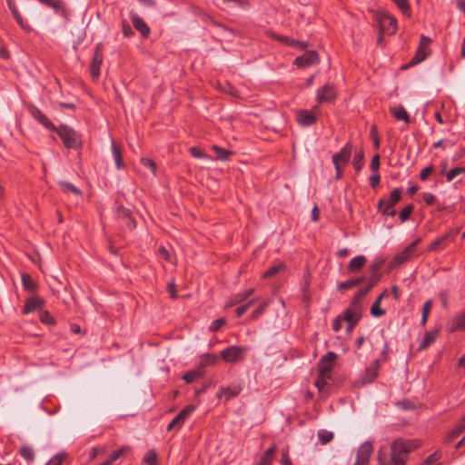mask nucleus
<instances>
[{
	"mask_svg": "<svg viewBox=\"0 0 465 465\" xmlns=\"http://www.w3.org/2000/svg\"><path fill=\"white\" fill-rule=\"evenodd\" d=\"M420 446V441L417 440H396L391 443V462L394 465H405L403 455L408 454Z\"/></svg>",
	"mask_w": 465,
	"mask_h": 465,
	"instance_id": "1",
	"label": "nucleus"
},
{
	"mask_svg": "<svg viewBox=\"0 0 465 465\" xmlns=\"http://www.w3.org/2000/svg\"><path fill=\"white\" fill-rule=\"evenodd\" d=\"M375 17L379 24V33L393 35L396 32L397 21L394 16L384 11H379Z\"/></svg>",
	"mask_w": 465,
	"mask_h": 465,
	"instance_id": "2",
	"label": "nucleus"
},
{
	"mask_svg": "<svg viewBox=\"0 0 465 465\" xmlns=\"http://www.w3.org/2000/svg\"><path fill=\"white\" fill-rule=\"evenodd\" d=\"M58 135L68 148H77L81 144L79 134L66 125H61L56 129Z\"/></svg>",
	"mask_w": 465,
	"mask_h": 465,
	"instance_id": "3",
	"label": "nucleus"
},
{
	"mask_svg": "<svg viewBox=\"0 0 465 465\" xmlns=\"http://www.w3.org/2000/svg\"><path fill=\"white\" fill-rule=\"evenodd\" d=\"M351 154V145L347 143L339 153L332 156V163L336 170V178L341 177L343 167L348 163Z\"/></svg>",
	"mask_w": 465,
	"mask_h": 465,
	"instance_id": "4",
	"label": "nucleus"
},
{
	"mask_svg": "<svg viewBox=\"0 0 465 465\" xmlns=\"http://www.w3.org/2000/svg\"><path fill=\"white\" fill-rule=\"evenodd\" d=\"M337 357V354L333 351H329L323 355L317 364L319 375L326 376V378L330 379Z\"/></svg>",
	"mask_w": 465,
	"mask_h": 465,
	"instance_id": "5",
	"label": "nucleus"
},
{
	"mask_svg": "<svg viewBox=\"0 0 465 465\" xmlns=\"http://www.w3.org/2000/svg\"><path fill=\"white\" fill-rule=\"evenodd\" d=\"M401 197V191L400 189H394L388 199L380 202L379 210L383 214L393 216L396 213L393 206L400 201Z\"/></svg>",
	"mask_w": 465,
	"mask_h": 465,
	"instance_id": "6",
	"label": "nucleus"
},
{
	"mask_svg": "<svg viewBox=\"0 0 465 465\" xmlns=\"http://www.w3.org/2000/svg\"><path fill=\"white\" fill-rule=\"evenodd\" d=\"M195 407L193 405L185 406L168 424L167 430L180 429L187 419L193 414Z\"/></svg>",
	"mask_w": 465,
	"mask_h": 465,
	"instance_id": "7",
	"label": "nucleus"
},
{
	"mask_svg": "<svg viewBox=\"0 0 465 465\" xmlns=\"http://www.w3.org/2000/svg\"><path fill=\"white\" fill-rule=\"evenodd\" d=\"M361 317V313L360 310H354L352 308H347L343 312V320L347 322L346 331L348 332L351 331L352 329L357 325Z\"/></svg>",
	"mask_w": 465,
	"mask_h": 465,
	"instance_id": "8",
	"label": "nucleus"
},
{
	"mask_svg": "<svg viewBox=\"0 0 465 465\" xmlns=\"http://www.w3.org/2000/svg\"><path fill=\"white\" fill-rule=\"evenodd\" d=\"M318 54L314 51H310L305 53L302 56H298L294 60V64L297 65L298 67H309L318 64Z\"/></svg>",
	"mask_w": 465,
	"mask_h": 465,
	"instance_id": "9",
	"label": "nucleus"
},
{
	"mask_svg": "<svg viewBox=\"0 0 465 465\" xmlns=\"http://www.w3.org/2000/svg\"><path fill=\"white\" fill-rule=\"evenodd\" d=\"M318 110V106H314L313 111L301 110L296 114L297 122L302 126H310L316 121L314 112Z\"/></svg>",
	"mask_w": 465,
	"mask_h": 465,
	"instance_id": "10",
	"label": "nucleus"
},
{
	"mask_svg": "<svg viewBox=\"0 0 465 465\" xmlns=\"http://www.w3.org/2000/svg\"><path fill=\"white\" fill-rule=\"evenodd\" d=\"M335 90L332 84H327L317 92V101L319 103L330 102L335 97Z\"/></svg>",
	"mask_w": 465,
	"mask_h": 465,
	"instance_id": "11",
	"label": "nucleus"
},
{
	"mask_svg": "<svg viewBox=\"0 0 465 465\" xmlns=\"http://www.w3.org/2000/svg\"><path fill=\"white\" fill-rule=\"evenodd\" d=\"M440 328H435L430 331L425 332L422 341L420 342L418 351H423L430 346L439 336Z\"/></svg>",
	"mask_w": 465,
	"mask_h": 465,
	"instance_id": "12",
	"label": "nucleus"
},
{
	"mask_svg": "<svg viewBox=\"0 0 465 465\" xmlns=\"http://www.w3.org/2000/svg\"><path fill=\"white\" fill-rule=\"evenodd\" d=\"M380 369V361L379 360H375L372 361L370 367H368L363 375L364 382H372L378 376V371Z\"/></svg>",
	"mask_w": 465,
	"mask_h": 465,
	"instance_id": "13",
	"label": "nucleus"
},
{
	"mask_svg": "<svg viewBox=\"0 0 465 465\" xmlns=\"http://www.w3.org/2000/svg\"><path fill=\"white\" fill-rule=\"evenodd\" d=\"M372 450L373 448L371 442L365 441L362 443L358 450V460L364 461V464L367 465Z\"/></svg>",
	"mask_w": 465,
	"mask_h": 465,
	"instance_id": "14",
	"label": "nucleus"
},
{
	"mask_svg": "<svg viewBox=\"0 0 465 465\" xmlns=\"http://www.w3.org/2000/svg\"><path fill=\"white\" fill-rule=\"evenodd\" d=\"M29 112L31 115L38 121L40 124H42L45 127L52 129L54 128L52 123L49 121V119L35 106L31 105L29 107Z\"/></svg>",
	"mask_w": 465,
	"mask_h": 465,
	"instance_id": "15",
	"label": "nucleus"
},
{
	"mask_svg": "<svg viewBox=\"0 0 465 465\" xmlns=\"http://www.w3.org/2000/svg\"><path fill=\"white\" fill-rule=\"evenodd\" d=\"M40 3L50 6L54 10L56 14L61 15L64 17H66L67 11L64 7V4L62 0H38Z\"/></svg>",
	"mask_w": 465,
	"mask_h": 465,
	"instance_id": "16",
	"label": "nucleus"
},
{
	"mask_svg": "<svg viewBox=\"0 0 465 465\" xmlns=\"http://www.w3.org/2000/svg\"><path fill=\"white\" fill-rule=\"evenodd\" d=\"M130 16L134 28L137 31H139L143 36H147L149 35L150 29L147 26V25L143 22V20L134 12H131Z\"/></svg>",
	"mask_w": 465,
	"mask_h": 465,
	"instance_id": "17",
	"label": "nucleus"
},
{
	"mask_svg": "<svg viewBox=\"0 0 465 465\" xmlns=\"http://www.w3.org/2000/svg\"><path fill=\"white\" fill-rule=\"evenodd\" d=\"M102 61H103V57H102V54L97 47L95 50L92 64H91V68H90V73L94 79H97L99 77L100 66L102 64Z\"/></svg>",
	"mask_w": 465,
	"mask_h": 465,
	"instance_id": "18",
	"label": "nucleus"
},
{
	"mask_svg": "<svg viewBox=\"0 0 465 465\" xmlns=\"http://www.w3.org/2000/svg\"><path fill=\"white\" fill-rule=\"evenodd\" d=\"M44 305V301L41 298L33 297L26 300L24 305V313L28 314L35 310L41 309Z\"/></svg>",
	"mask_w": 465,
	"mask_h": 465,
	"instance_id": "19",
	"label": "nucleus"
},
{
	"mask_svg": "<svg viewBox=\"0 0 465 465\" xmlns=\"http://www.w3.org/2000/svg\"><path fill=\"white\" fill-rule=\"evenodd\" d=\"M458 331H465V312L458 313L452 318L450 331L454 332Z\"/></svg>",
	"mask_w": 465,
	"mask_h": 465,
	"instance_id": "20",
	"label": "nucleus"
},
{
	"mask_svg": "<svg viewBox=\"0 0 465 465\" xmlns=\"http://www.w3.org/2000/svg\"><path fill=\"white\" fill-rule=\"evenodd\" d=\"M387 295V290H384L375 300V302L372 303L371 308V314L374 317H380L385 314V311L383 309H381L380 305L381 302V300L384 296Z\"/></svg>",
	"mask_w": 465,
	"mask_h": 465,
	"instance_id": "21",
	"label": "nucleus"
},
{
	"mask_svg": "<svg viewBox=\"0 0 465 465\" xmlns=\"http://www.w3.org/2000/svg\"><path fill=\"white\" fill-rule=\"evenodd\" d=\"M365 263L366 258L364 256H356L350 261L348 264V270L351 272H358L365 265Z\"/></svg>",
	"mask_w": 465,
	"mask_h": 465,
	"instance_id": "22",
	"label": "nucleus"
},
{
	"mask_svg": "<svg viewBox=\"0 0 465 465\" xmlns=\"http://www.w3.org/2000/svg\"><path fill=\"white\" fill-rule=\"evenodd\" d=\"M7 5L9 10L11 11L13 16L15 17V21L19 24L20 26H22L25 29H28L29 27L25 23L21 14L19 13L15 4L12 0H7Z\"/></svg>",
	"mask_w": 465,
	"mask_h": 465,
	"instance_id": "23",
	"label": "nucleus"
},
{
	"mask_svg": "<svg viewBox=\"0 0 465 465\" xmlns=\"http://www.w3.org/2000/svg\"><path fill=\"white\" fill-rule=\"evenodd\" d=\"M390 111L397 120H403L407 124L410 122V116L404 107L401 105L391 106Z\"/></svg>",
	"mask_w": 465,
	"mask_h": 465,
	"instance_id": "24",
	"label": "nucleus"
},
{
	"mask_svg": "<svg viewBox=\"0 0 465 465\" xmlns=\"http://www.w3.org/2000/svg\"><path fill=\"white\" fill-rule=\"evenodd\" d=\"M273 37H275L276 39H278L279 41L288 45H291V46H293V47H296V48H299L301 50H303L307 47L308 44L306 42H301V41H297V40H294V39H291L287 36H276L273 35Z\"/></svg>",
	"mask_w": 465,
	"mask_h": 465,
	"instance_id": "25",
	"label": "nucleus"
},
{
	"mask_svg": "<svg viewBox=\"0 0 465 465\" xmlns=\"http://www.w3.org/2000/svg\"><path fill=\"white\" fill-rule=\"evenodd\" d=\"M428 55V52L426 49L424 48H420L419 47L416 51V54L414 55V57L411 59V61L406 64L405 66H403V68H409L410 66H412V65H415L420 62H422Z\"/></svg>",
	"mask_w": 465,
	"mask_h": 465,
	"instance_id": "26",
	"label": "nucleus"
},
{
	"mask_svg": "<svg viewBox=\"0 0 465 465\" xmlns=\"http://www.w3.org/2000/svg\"><path fill=\"white\" fill-rule=\"evenodd\" d=\"M277 450V445L275 443L272 444L271 447L262 454L261 457L260 462L272 465L273 460V456L275 451Z\"/></svg>",
	"mask_w": 465,
	"mask_h": 465,
	"instance_id": "27",
	"label": "nucleus"
},
{
	"mask_svg": "<svg viewBox=\"0 0 465 465\" xmlns=\"http://www.w3.org/2000/svg\"><path fill=\"white\" fill-rule=\"evenodd\" d=\"M128 448L124 447L119 450H114L109 458L103 463L99 465H113L114 461H116L122 455H124L127 451Z\"/></svg>",
	"mask_w": 465,
	"mask_h": 465,
	"instance_id": "28",
	"label": "nucleus"
},
{
	"mask_svg": "<svg viewBox=\"0 0 465 465\" xmlns=\"http://www.w3.org/2000/svg\"><path fill=\"white\" fill-rule=\"evenodd\" d=\"M368 292H365L364 289H361L359 290L353 296L352 300L351 301V304L348 308H352L354 310H360L361 311V306L359 304V302L361 301V299H363V297L367 294Z\"/></svg>",
	"mask_w": 465,
	"mask_h": 465,
	"instance_id": "29",
	"label": "nucleus"
},
{
	"mask_svg": "<svg viewBox=\"0 0 465 465\" xmlns=\"http://www.w3.org/2000/svg\"><path fill=\"white\" fill-rule=\"evenodd\" d=\"M447 241H448V236H447V234H444L443 236H440V237L437 238L436 240H434L430 244L428 250L432 252V251H436L438 249H442L446 246Z\"/></svg>",
	"mask_w": 465,
	"mask_h": 465,
	"instance_id": "30",
	"label": "nucleus"
},
{
	"mask_svg": "<svg viewBox=\"0 0 465 465\" xmlns=\"http://www.w3.org/2000/svg\"><path fill=\"white\" fill-rule=\"evenodd\" d=\"M284 269H285V264L283 262H280L276 265L272 266L267 271H265L262 274V277L265 279L271 278Z\"/></svg>",
	"mask_w": 465,
	"mask_h": 465,
	"instance_id": "31",
	"label": "nucleus"
},
{
	"mask_svg": "<svg viewBox=\"0 0 465 465\" xmlns=\"http://www.w3.org/2000/svg\"><path fill=\"white\" fill-rule=\"evenodd\" d=\"M362 281H363V278L351 279V280H348L346 282H341L339 284V286H338V289L340 291L349 290V289H351V288H353L355 286H358Z\"/></svg>",
	"mask_w": 465,
	"mask_h": 465,
	"instance_id": "32",
	"label": "nucleus"
},
{
	"mask_svg": "<svg viewBox=\"0 0 465 465\" xmlns=\"http://www.w3.org/2000/svg\"><path fill=\"white\" fill-rule=\"evenodd\" d=\"M213 150L216 153L215 159L219 161H227L231 155V152L224 150L217 145L213 146Z\"/></svg>",
	"mask_w": 465,
	"mask_h": 465,
	"instance_id": "33",
	"label": "nucleus"
},
{
	"mask_svg": "<svg viewBox=\"0 0 465 465\" xmlns=\"http://www.w3.org/2000/svg\"><path fill=\"white\" fill-rule=\"evenodd\" d=\"M21 456L27 461L33 462L35 459L34 450L29 446H23L20 449Z\"/></svg>",
	"mask_w": 465,
	"mask_h": 465,
	"instance_id": "34",
	"label": "nucleus"
},
{
	"mask_svg": "<svg viewBox=\"0 0 465 465\" xmlns=\"http://www.w3.org/2000/svg\"><path fill=\"white\" fill-rule=\"evenodd\" d=\"M409 259H410L409 255L407 253H405L404 251H402L401 252H400L399 254L394 256V258L392 259V261L391 262V267L399 266V265L404 263Z\"/></svg>",
	"mask_w": 465,
	"mask_h": 465,
	"instance_id": "35",
	"label": "nucleus"
},
{
	"mask_svg": "<svg viewBox=\"0 0 465 465\" xmlns=\"http://www.w3.org/2000/svg\"><path fill=\"white\" fill-rule=\"evenodd\" d=\"M59 185L63 188V190L64 192H70L75 195L81 194V191L77 187H75L74 184H72L71 183H68L65 181H60Z\"/></svg>",
	"mask_w": 465,
	"mask_h": 465,
	"instance_id": "36",
	"label": "nucleus"
},
{
	"mask_svg": "<svg viewBox=\"0 0 465 465\" xmlns=\"http://www.w3.org/2000/svg\"><path fill=\"white\" fill-rule=\"evenodd\" d=\"M143 461L146 465H157V454L155 450H148L143 457Z\"/></svg>",
	"mask_w": 465,
	"mask_h": 465,
	"instance_id": "37",
	"label": "nucleus"
},
{
	"mask_svg": "<svg viewBox=\"0 0 465 465\" xmlns=\"http://www.w3.org/2000/svg\"><path fill=\"white\" fill-rule=\"evenodd\" d=\"M112 148H113V156H114L116 167L118 169H120L123 165L121 152L114 143H113Z\"/></svg>",
	"mask_w": 465,
	"mask_h": 465,
	"instance_id": "38",
	"label": "nucleus"
},
{
	"mask_svg": "<svg viewBox=\"0 0 465 465\" xmlns=\"http://www.w3.org/2000/svg\"><path fill=\"white\" fill-rule=\"evenodd\" d=\"M200 376H201L200 371L193 370V371H188L187 373H185L183 378L187 383H192V382L195 381L196 380H198L200 378Z\"/></svg>",
	"mask_w": 465,
	"mask_h": 465,
	"instance_id": "39",
	"label": "nucleus"
},
{
	"mask_svg": "<svg viewBox=\"0 0 465 465\" xmlns=\"http://www.w3.org/2000/svg\"><path fill=\"white\" fill-rule=\"evenodd\" d=\"M363 158H364V153L362 150L359 151L354 159H353V166L355 167L356 171H360L363 165Z\"/></svg>",
	"mask_w": 465,
	"mask_h": 465,
	"instance_id": "40",
	"label": "nucleus"
},
{
	"mask_svg": "<svg viewBox=\"0 0 465 465\" xmlns=\"http://www.w3.org/2000/svg\"><path fill=\"white\" fill-rule=\"evenodd\" d=\"M66 458L65 452H60L56 455H54L47 463L46 465H62L63 461Z\"/></svg>",
	"mask_w": 465,
	"mask_h": 465,
	"instance_id": "41",
	"label": "nucleus"
},
{
	"mask_svg": "<svg viewBox=\"0 0 465 465\" xmlns=\"http://www.w3.org/2000/svg\"><path fill=\"white\" fill-rule=\"evenodd\" d=\"M381 274L380 273H371L369 283L365 288V292H369L376 285V283L380 281Z\"/></svg>",
	"mask_w": 465,
	"mask_h": 465,
	"instance_id": "42",
	"label": "nucleus"
},
{
	"mask_svg": "<svg viewBox=\"0 0 465 465\" xmlns=\"http://www.w3.org/2000/svg\"><path fill=\"white\" fill-rule=\"evenodd\" d=\"M190 152L196 158H203V159L210 160V161L213 160V158L210 157L203 150H201L197 147H191Z\"/></svg>",
	"mask_w": 465,
	"mask_h": 465,
	"instance_id": "43",
	"label": "nucleus"
},
{
	"mask_svg": "<svg viewBox=\"0 0 465 465\" xmlns=\"http://www.w3.org/2000/svg\"><path fill=\"white\" fill-rule=\"evenodd\" d=\"M22 282L25 289L30 291L35 290V282L29 274L25 273L22 275Z\"/></svg>",
	"mask_w": 465,
	"mask_h": 465,
	"instance_id": "44",
	"label": "nucleus"
},
{
	"mask_svg": "<svg viewBox=\"0 0 465 465\" xmlns=\"http://www.w3.org/2000/svg\"><path fill=\"white\" fill-rule=\"evenodd\" d=\"M440 458H441V452L437 450V451L433 452L432 454H430V456H428L426 458V460L420 465H430L433 462H436Z\"/></svg>",
	"mask_w": 465,
	"mask_h": 465,
	"instance_id": "45",
	"label": "nucleus"
},
{
	"mask_svg": "<svg viewBox=\"0 0 465 465\" xmlns=\"http://www.w3.org/2000/svg\"><path fill=\"white\" fill-rule=\"evenodd\" d=\"M319 439L322 444H326L333 439V433L327 430L320 431Z\"/></svg>",
	"mask_w": 465,
	"mask_h": 465,
	"instance_id": "46",
	"label": "nucleus"
},
{
	"mask_svg": "<svg viewBox=\"0 0 465 465\" xmlns=\"http://www.w3.org/2000/svg\"><path fill=\"white\" fill-rule=\"evenodd\" d=\"M403 14L410 15V5L407 0H392Z\"/></svg>",
	"mask_w": 465,
	"mask_h": 465,
	"instance_id": "47",
	"label": "nucleus"
},
{
	"mask_svg": "<svg viewBox=\"0 0 465 465\" xmlns=\"http://www.w3.org/2000/svg\"><path fill=\"white\" fill-rule=\"evenodd\" d=\"M254 302V300H251L243 305H240L236 308L235 312L238 317H241Z\"/></svg>",
	"mask_w": 465,
	"mask_h": 465,
	"instance_id": "48",
	"label": "nucleus"
},
{
	"mask_svg": "<svg viewBox=\"0 0 465 465\" xmlns=\"http://www.w3.org/2000/svg\"><path fill=\"white\" fill-rule=\"evenodd\" d=\"M465 172V168H462V167H456L452 170H450L448 173H447V180L448 181H451L453 180L457 175L462 173Z\"/></svg>",
	"mask_w": 465,
	"mask_h": 465,
	"instance_id": "49",
	"label": "nucleus"
},
{
	"mask_svg": "<svg viewBox=\"0 0 465 465\" xmlns=\"http://www.w3.org/2000/svg\"><path fill=\"white\" fill-rule=\"evenodd\" d=\"M413 210V205L412 204H409L407 205L401 213H400V219L401 222H404L406 221L410 214L411 213Z\"/></svg>",
	"mask_w": 465,
	"mask_h": 465,
	"instance_id": "50",
	"label": "nucleus"
},
{
	"mask_svg": "<svg viewBox=\"0 0 465 465\" xmlns=\"http://www.w3.org/2000/svg\"><path fill=\"white\" fill-rule=\"evenodd\" d=\"M252 293L253 289H249L244 292L237 294L236 296H234V303L242 302L243 300H245L248 296L252 295Z\"/></svg>",
	"mask_w": 465,
	"mask_h": 465,
	"instance_id": "51",
	"label": "nucleus"
},
{
	"mask_svg": "<svg viewBox=\"0 0 465 465\" xmlns=\"http://www.w3.org/2000/svg\"><path fill=\"white\" fill-rule=\"evenodd\" d=\"M420 242V238L413 241L411 244H409L406 248H404V250H403L404 252L407 253L409 255V257H411L412 255V253L415 252L416 247Z\"/></svg>",
	"mask_w": 465,
	"mask_h": 465,
	"instance_id": "52",
	"label": "nucleus"
},
{
	"mask_svg": "<svg viewBox=\"0 0 465 465\" xmlns=\"http://www.w3.org/2000/svg\"><path fill=\"white\" fill-rule=\"evenodd\" d=\"M420 242V238L413 241L411 244H409L406 248H404V250H403L404 252L407 253L409 255V257H411L412 255V253L415 252L416 247Z\"/></svg>",
	"mask_w": 465,
	"mask_h": 465,
	"instance_id": "53",
	"label": "nucleus"
},
{
	"mask_svg": "<svg viewBox=\"0 0 465 465\" xmlns=\"http://www.w3.org/2000/svg\"><path fill=\"white\" fill-rule=\"evenodd\" d=\"M225 323V320L223 318L217 319L213 321L210 325V331H218L223 324Z\"/></svg>",
	"mask_w": 465,
	"mask_h": 465,
	"instance_id": "54",
	"label": "nucleus"
},
{
	"mask_svg": "<svg viewBox=\"0 0 465 465\" xmlns=\"http://www.w3.org/2000/svg\"><path fill=\"white\" fill-rule=\"evenodd\" d=\"M246 351L245 347L234 346V362L243 359L242 353Z\"/></svg>",
	"mask_w": 465,
	"mask_h": 465,
	"instance_id": "55",
	"label": "nucleus"
},
{
	"mask_svg": "<svg viewBox=\"0 0 465 465\" xmlns=\"http://www.w3.org/2000/svg\"><path fill=\"white\" fill-rule=\"evenodd\" d=\"M379 167H380V155L379 154H375L372 157L371 163L370 164V168L374 173H377L378 170H379Z\"/></svg>",
	"mask_w": 465,
	"mask_h": 465,
	"instance_id": "56",
	"label": "nucleus"
},
{
	"mask_svg": "<svg viewBox=\"0 0 465 465\" xmlns=\"http://www.w3.org/2000/svg\"><path fill=\"white\" fill-rule=\"evenodd\" d=\"M40 320L42 322H45V323H48V324L54 323L53 317L49 314L48 312H43L40 315Z\"/></svg>",
	"mask_w": 465,
	"mask_h": 465,
	"instance_id": "57",
	"label": "nucleus"
},
{
	"mask_svg": "<svg viewBox=\"0 0 465 465\" xmlns=\"http://www.w3.org/2000/svg\"><path fill=\"white\" fill-rule=\"evenodd\" d=\"M266 307L265 303L261 304L258 308H256L251 314V320L257 319L264 311Z\"/></svg>",
	"mask_w": 465,
	"mask_h": 465,
	"instance_id": "58",
	"label": "nucleus"
},
{
	"mask_svg": "<svg viewBox=\"0 0 465 465\" xmlns=\"http://www.w3.org/2000/svg\"><path fill=\"white\" fill-rule=\"evenodd\" d=\"M460 435L458 434V432L452 429L449 433L448 435L445 437L444 439V442L446 444H450V442H452L456 438H458Z\"/></svg>",
	"mask_w": 465,
	"mask_h": 465,
	"instance_id": "59",
	"label": "nucleus"
},
{
	"mask_svg": "<svg viewBox=\"0 0 465 465\" xmlns=\"http://www.w3.org/2000/svg\"><path fill=\"white\" fill-rule=\"evenodd\" d=\"M343 321V316L341 315H339L334 319L332 324V329L334 331H339L341 329V324Z\"/></svg>",
	"mask_w": 465,
	"mask_h": 465,
	"instance_id": "60",
	"label": "nucleus"
},
{
	"mask_svg": "<svg viewBox=\"0 0 465 465\" xmlns=\"http://www.w3.org/2000/svg\"><path fill=\"white\" fill-rule=\"evenodd\" d=\"M383 263L384 260L374 262L370 267L371 273H378V271L382 267Z\"/></svg>",
	"mask_w": 465,
	"mask_h": 465,
	"instance_id": "61",
	"label": "nucleus"
},
{
	"mask_svg": "<svg viewBox=\"0 0 465 465\" xmlns=\"http://www.w3.org/2000/svg\"><path fill=\"white\" fill-rule=\"evenodd\" d=\"M281 463L282 465H292L288 450H282Z\"/></svg>",
	"mask_w": 465,
	"mask_h": 465,
	"instance_id": "62",
	"label": "nucleus"
},
{
	"mask_svg": "<svg viewBox=\"0 0 465 465\" xmlns=\"http://www.w3.org/2000/svg\"><path fill=\"white\" fill-rule=\"evenodd\" d=\"M141 162L145 167L150 169L153 173L155 172V163L152 160L147 158H142Z\"/></svg>",
	"mask_w": 465,
	"mask_h": 465,
	"instance_id": "63",
	"label": "nucleus"
},
{
	"mask_svg": "<svg viewBox=\"0 0 465 465\" xmlns=\"http://www.w3.org/2000/svg\"><path fill=\"white\" fill-rule=\"evenodd\" d=\"M459 435H460L461 433H463L465 431V416L460 420L459 424H457L454 428H453Z\"/></svg>",
	"mask_w": 465,
	"mask_h": 465,
	"instance_id": "64",
	"label": "nucleus"
}]
</instances>
